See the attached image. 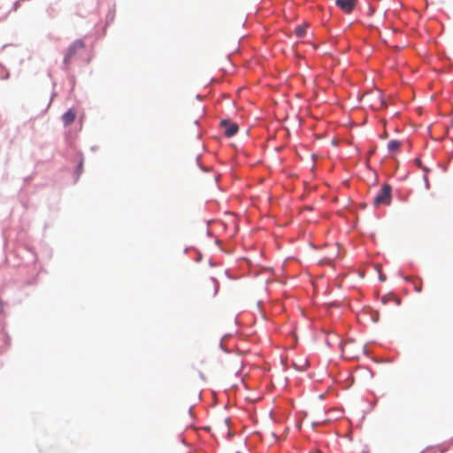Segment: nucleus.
I'll return each mask as SVG.
<instances>
[{
	"label": "nucleus",
	"instance_id": "nucleus-1",
	"mask_svg": "<svg viewBox=\"0 0 453 453\" xmlns=\"http://www.w3.org/2000/svg\"><path fill=\"white\" fill-rule=\"evenodd\" d=\"M85 48V44L81 40L74 41L67 49L64 58V65L67 69L70 63Z\"/></svg>",
	"mask_w": 453,
	"mask_h": 453
},
{
	"label": "nucleus",
	"instance_id": "nucleus-2",
	"mask_svg": "<svg viewBox=\"0 0 453 453\" xmlns=\"http://www.w3.org/2000/svg\"><path fill=\"white\" fill-rule=\"evenodd\" d=\"M391 202V186L383 184L380 192L374 197L373 203L375 205L389 204Z\"/></svg>",
	"mask_w": 453,
	"mask_h": 453
},
{
	"label": "nucleus",
	"instance_id": "nucleus-3",
	"mask_svg": "<svg viewBox=\"0 0 453 453\" xmlns=\"http://www.w3.org/2000/svg\"><path fill=\"white\" fill-rule=\"evenodd\" d=\"M357 4V0H336L335 4L343 12L349 14L351 13Z\"/></svg>",
	"mask_w": 453,
	"mask_h": 453
},
{
	"label": "nucleus",
	"instance_id": "nucleus-4",
	"mask_svg": "<svg viewBox=\"0 0 453 453\" xmlns=\"http://www.w3.org/2000/svg\"><path fill=\"white\" fill-rule=\"evenodd\" d=\"M221 127H225V135L227 137L234 136L238 132V125L236 123L231 122L228 119H223L220 122Z\"/></svg>",
	"mask_w": 453,
	"mask_h": 453
},
{
	"label": "nucleus",
	"instance_id": "nucleus-5",
	"mask_svg": "<svg viewBox=\"0 0 453 453\" xmlns=\"http://www.w3.org/2000/svg\"><path fill=\"white\" fill-rule=\"evenodd\" d=\"M206 288L208 290V295L211 296H216L218 290H219V282L215 280V279H211L207 283H206Z\"/></svg>",
	"mask_w": 453,
	"mask_h": 453
},
{
	"label": "nucleus",
	"instance_id": "nucleus-6",
	"mask_svg": "<svg viewBox=\"0 0 453 453\" xmlns=\"http://www.w3.org/2000/svg\"><path fill=\"white\" fill-rule=\"evenodd\" d=\"M76 112L73 109H69L64 115L62 116V120L65 126H69L75 120Z\"/></svg>",
	"mask_w": 453,
	"mask_h": 453
},
{
	"label": "nucleus",
	"instance_id": "nucleus-7",
	"mask_svg": "<svg viewBox=\"0 0 453 453\" xmlns=\"http://www.w3.org/2000/svg\"><path fill=\"white\" fill-rule=\"evenodd\" d=\"M401 145H402V143L399 141L391 140L388 143V149L389 152L396 153L399 150Z\"/></svg>",
	"mask_w": 453,
	"mask_h": 453
},
{
	"label": "nucleus",
	"instance_id": "nucleus-8",
	"mask_svg": "<svg viewBox=\"0 0 453 453\" xmlns=\"http://www.w3.org/2000/svg\"><path fill=\"white\" fill-rule=\"evenodd\" d=\"M293 365L296 370L304 371L309 366V362L307 359H300L298 361L294 362Z\"/></svg>",
	"mask_w": 453,
	"mask_h": 453
},
{
	"label": "nucleus",
	"instance_id": "nucleus-9",
	"mask_svg": "<svg viewBox=\"0 0 453 453\" xmlns=\"http://www.w3.org/2000/svg\"><path fill=\"white\" fill-rule=\"evenodd\" d=\"M306 32L305 26H298L295 29V34L297 37H303Z\"/></svg>",
	"mask_w": 453,
	"mask_h": 453
},
{
	"label": "nucleus",
	"instance_id": "nucleus-10",
	"mask_svg": "<svg viewBox=\"0 0 453 453\" xmlns=\"http://www.w3.org/2000/svg\"><path fill=\"white\" fill-rule=\"evenodd\" d=\"M5 308V303L0 299V316L4 314Z\"/></svg>",
	"mask_w": 453,
	"mask_h": 453
},
{
	"label": "nucleus",
	"instance_id": "nucleus-11",
	"mask_svg": "<svg viewBox=\"0 0 453 453\" xmlns=\"http://www.w3.org/2000/svg\"><path fill=\"white\" fill-rule=\"evenodd\" d=\"M414 288H415V291L418 292V293H420L421 290H422V284L419 283V284H415L414 285Z\"/></svg>",
	"mask_w": 453,
	"mask_h": 453
},
{
	"label": "nucleus",
	"instance_id": "nucleus-12",
	"mask_svg": "<svg viewBox=\"0 0 453 453\" xmlns=\"http://www.w3.org/2000/svg\"><path fill=\"white\" fill-rule=\"evenodd\" d=\"M415 162H416V164H417L418 166H421V161H420V159H419V158H416V159H415Z\"/></svg>",
	"mask_w": 453,
	"mask_h": 453
},
{
	"label": "nucleus",
	"instance_id": "nucleus-13",
	"mask_svg": "<svg viewBox=\"0 0 453 453\" xmlns=\"http://www.w3.org/2000/svg\"><path fill=\"white\" fill-rule=\"evenodd\" d=\"M380 101L381 106H384V102H383L382 98L380 97Z\"/></svg>",
	"mask_w": 453,
	"mask_h": 453
},
{
	"label": "nucleus",
	"instance_id": "nucleus-14",
	"mask_svg": "<svg viewBox=\"0 0 453 453\" xmlns=\"http://www.w3.org/2000/svg\"><path fill=\"white\" fill-rule=\"evenodd\" d=\"M452 126H453V119H452Z\"/></svg>",
	"mask_w": 453,
	"mask_h": 453
}]
</instances>
